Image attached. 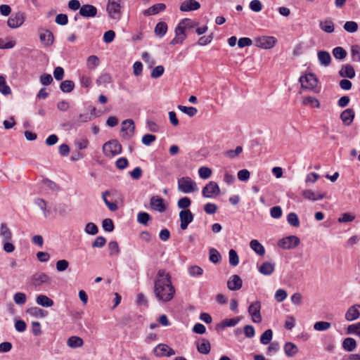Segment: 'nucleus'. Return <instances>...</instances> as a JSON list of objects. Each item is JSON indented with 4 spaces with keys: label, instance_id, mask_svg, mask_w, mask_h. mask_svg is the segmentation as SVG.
<instances>
[{
    "label": "nucleus",
    "instance_id": "8",
    "mask_svg": "<svg viewBox=\"0 0 360 360\" xmlns=\"http://www.w3.org/2000/svg\"><path fill=\"white\" fill-rule=\"evenodd\" d=\"M107 11L108 15L110 18L114 20H119L121 17V6L120 3L113 1L109 0L107 4Z\"/></svg>",
    "mask_w": 360,
    "mask_h": 360
},
{
    "label": "nucleus",
    "instance_id": "51",
    "mask_svg": "<svg viewBox=\"0 0 360 360\" xmlns=\"http://www.w3.org/2000/svg\"><path fill=\"white\" fill-rule=\"evenodd\" d=\"M344 29L345 31L349 33H354L358 30V25L354 21H347L344 26Z\"/></svg>",
    "mask_w": 360,
    "mask_h": 360
},
{
    "label": "nucleus",
    "instance_id": "15",
    "mask_svg": "<svg viewBox=\"0 0 360 360\" xmlns=\"http://www.w3.org/2000/svg\"><path fill=\"white\" fill-rule=\"evenodd\" d=\"M179 218L181 221L180 227L182 230H185L193 220V214L190 210H183L179 212Z\"/></svg>",
    "mask_w": 360,
    "mask_h": 360
},
{
    "label": "nucleus",
    "instance_id": "43",
    "mask_svg": "<svg viewBox=\"0 0 360 360\" xmlns=\"http://www.w3.org/2000/svg\"><path fill=\"white\" fill-rule=\"evenodd\" d=\"M333 55L336 59L342 60L347 56V51L340 46H338L333 49Z\"/></svg>",
    "mask_w": 360,
    "mask_h": 360
},
{
    "label": "nucleus",
    "instance_id": "32",
    "mask_svg": "<svg viewBox=\"0 0 360 360\" xmlns=\"http://www.w3.org/2000/svg\"><path fill=\"white\" fill-rule=\"evenodd\" d=\"M175 33L176 37L171 41L170 44H181L186 37L185 32L180 27H176Z\"/></svg>",
    "mask_w": 360,
    "mask_h": 360
},
{
    "label": "nucleus",
    "instance_id": "21",
    "mask_svg": "<svg viewBox=\"0 0 360 360\" xmlns=\"http://www.w3.org/2000/svg\"><path fill=\"white\" fill-rule=\"evenodd\" d=\"M359 304H354L350 307L345 313V319L348 321H352L357 319L360 316Z\"/></svg>",
    "mask_w": 360,
    "mask_h": 360
},
{
    "label": "nucleus",
    "instance_id": "28",
    "mask_svg": "<svg viewBox=\"0 0 360 360\" xmlns=\"http://www.w3.org/2000/svg\"><path fill=\"white\" fill-rule=\"evenodd\" d=\"M317 56L321 65L326 67L330 64L331 56L328 51H319L317 53Z\"/></svg>",
    "mask_w": 360,
    "mask_h": 360
},
{
    "label": "nucleus",
    "instance_id": "4",
    "mask_svg": "<svg viewBox=\"0 0 360 360\" xmlns=\"http://www.w3.org/2000/svg\"><path fill=\"white\" fill-rule=\"evenodd\" d=\"M276 42L277 39L271 36H262L254 39L255 46L264 49L273 48Z\"/></svg>",
    "mask_w": 360,
    "mask_h": 360
},
{
    "label": "nucleus",
    "instance_id": "61",
    "mask_svg": "<svg viewBox=\"0 0 360 360\" xmlns=\"http://www.w3.org/2000/svg\"><path fill=\"white\" fill-rule=\"evenodd\" d=\"M165 71V68L162 65H158L151 72V77L156 79L161 77Z\"/></svg>",
    "mask_w": 360,
    "mask_h": 360
},
{
    "label": "nucleus",
    "instance_id": "42",
    "mask_svg": "<svg viewBox=\"0 0 360 360\" xmlns=\"http://www.w3.org/2000/svg\"><path fill=\"white\" fill-rule=\"evenodd\" d=\"M273 337V331L271 329L265 330L260 337V342L263 345L270 343Z\"/></svg>",
    "mask_w": 360,
    "mask_h": 360
},
{
    "label": "nucleus",
    "instance_id": "47",
    "mask_svg": "<svg viewBox=\"0 0 360 360\" xmlns=\"http://www.w3.org/2000/svg\"><path fill=\"white\" fill-rule=\"evenodd\" d=\"M0 92L4 95H8L11 93V90L6 84V79L4 76H0Z\"/></svg>",
    "mask_w": 360,
    "mask_h": 360
},
{
    "label": "nucleus",
    "instance_id": "26",
    "mask_svg": "<svg viewBox=\"0 0 360 360\" xmlns=\"http://www.w3.org/2000/svg\"><path fill=\"white\" fill-rule=\"evenodd\" d=\"M354 112L351 108L345 110L340 115V119L345 125L349 126L353 121Z\"/></svg>",
    "mask_w": 360,
    "mask_h": 360
},
{
    "label": "nucleus",
    "instance_id": "7",
    "mask_svg": "<svg viewBox=\"0 0 360 360\" xmlns=\"http://www.w3.org/2000/svg\"><path fill=\"white\" fill-rule=\"evenodd\" d=\"M220 193V188L218 184L214 181H210L202 188V194L205 198H212L217 196Z\"/></svg>",
    "mask_w": 360,
    "mask_h": 360
},
{
    "label": "nucleus",
    "instance_id": "54",
    "mask_svg": "<svg viewBox=\"0 0 360 360\" xmlns=\"http://www.w3.org/2000/svg\"><path fill=\"white\" fill-rule=\"evenodd\" d=\"M99 59L96 56L92 55L87 58L86 64L89 69H94L98 65Z\"/></svg>",
    "mask_w": 360,
    "mask_h": 360
},
{
    "label": "nucleus",
    "instance_id": "27",
    "mask_svg": "<svg viewBox=\"0 0 360 360\" xmlns=\"http://www.w3.org/2000/svg\"><path fill=\"white\" fill-rule=\"evenodd\" d=\"M275 270V264L271 262H265L259 268L260 274L264 276L271 275Z\"/></svg>",
    "mask_w": 360,
    "mask_h": 360
},
{
    "label": "nucleus",
    "instance_id": "63",
    "mask_svg": "<svg viewBox=\"0 0 360 360\" xmlns=\"http://www.w3.org/2000/svg\"><path fill=\"white\" fill-rule=\"evenodd\" d=\"M347 333L356 334L360 337V322L356 324L349 325L347 327Z\"/></svg>",
    "mask_w": 360,
    "mask_h": 360
},
{
    "label": "nucleus",
    "instance_id": "57",
    "mask_svg": "<svg viewBox=\"0 0 360 360\" xmlns=\"http://www.w3.org/2000/svg\"><path fill=\"white\" fill-rule=\"evenodd\" d=\"M191 204V201L189 198L188 197H183L180 198L178 200L177 205L179 208L183 210H187L186 208L188 207Z\"/></svg>",
    "mask_w": 360,
    "mask_h": 360
},
{
    "label": "nucleus",
    "instance_id": "10",
    "mask_svg": "<svg viewBox=\"0 0 360 360\" xmlns=\"http://www.w3.org/2000/svg\"><path fill=\"white\" fill-rule=\"evenodd\" d=\"M50 277L45 273L37 272L31 277V285L34 288H38L43 284L50 283Z\"/></svg>",
    "mask_w": 360,
    "mask_h": 360
},
{
    "label": "nucleus",
    "instance_id": "23",
    "mask_svg": "<svg viewBox=\"0 0 360 360\" xmlns=\"http://www.w3.org/2000/svg\"><path fill=\"white\" fill-rule=\"evenodd\" d=\"M241 320V316H237L233 319H226L221 321L216 326V330H219L224 329L226 327H233L238 323V322Z\"/></svg>",
    "mask_w": 360,
    "mask_h": 360
},
{
    "label": "nucleus",
    "instance_id": "12",
    "mask_svg": "<svg viewBox=\"0 0 360 360\" xmlns=\"http://www.w3.org/2000/svg\"><path fill=\"white\" fill-rule=\"evenodd\" d=\"M158 357L171 356L175 354V351L166 344H158L153 349Z\"/></svg>",
    "mask_w": 360,
    "mask_h": 360
},
{
    "label": "nucleus",
    "instance_id": "16",
    "mask_svg": "<svg viewBox=\"0 0 360 360\" xmlns=\"http://www.w3.org/2000/svg\"><path fill=\"white\" fill-rule=\"evenodd\" d=\"M243 285V281L238 275H232L227 281V288L232 291L240 290Z\"/></svg>",
    "mask_w": 360,
    "mask_h": 360
},
{
    "label": "nucleus",
    "instance_id": "25",
    "mask_svg": "<svg viewBox=\"0 0 360 360\" xmlns=\"http://www.w3.org/2000/svg\"><path fill=\"white\" fill-rule=\"evenodd\" d=\"M339 75L344 78L352 79L355 77V70L349 64L343 65L339 70Z\"/></svg>",
    "mask_w": 360,
    "mask_h": 360
},
{
    "label": "nucleus",
    "instance_id": "45",
    "mask_svg": "<svg viewBox=\"0 0 360 360\" xmlns=\"http://www.w3.org/2000/svg\"><path fill=\"white\" fill-rule=\"evenodd\" d=\"M209 259L212 263L217 264L220 262L221 256L217 250L212 248L210 250Z\"/></svg>",
    "mask_w": 360,
    "mask_h": 360
},
{
    "label": "nucleus",
    "instance_id": "52",
    "mask_svg": "<svg viewBox=\"0 0 360 360\" xmlns=\"http://www.w3.org/2000/svg\"><path fill=\"white\" fill-rule=\"evenodd\" d=\"M330 326H331V324L329 322L318 321L314 323V330H318V331H323V330H328V328H330Z\"/></svg>",
    "mask_w": 360,
    "mask_h": 360
},
{
    "label": "nucleus",
    "instance_id": "22",
    "mask_svg": "<svg viewBox=\"0 0 360 360\" xmlns=\"http://www.w3.org/2000/svg\"><path fill=\"white\" fill-rule=\"evenodd\" d=\"M198 352L202 354H207L210 352L211 345L210 341L205 338H201L196 343Z\"/></svg>",
    "mask_w": 360,
    "mask_h": 360
},
{
    "label": "nucleus",
    "instance_id": "44",
    "mask_svg": "<svg viewBox=\"0 0 360 360\" xmlns=\"http://www.w3.org/2000/svg\"><path fill=\"white\" fill-rule=\"evenodd\" d=\"M150 220H151V217L147 212H141L137 215V221L141 224L147 225Z\"/></svg>",
    "mask_w": 360,
    "mask_h": 360
},
{
    "label": "nucleus",
    "instance_id": "37",
    "mask_svg": "<svg viewBox=\"0 0 360 360\" xmlns=\"http://www.w3.org/2000/svg\"><path fill=\"white\" fill-rule=\"evenodd\" d=\"M177 108L179 110H181L182 112L186 114L190 117L195 116L198 112L197 108L195 107H192V106L187 107V106L179 105L177 106Z\"/></svg>",
    "mask_w": 360,
    "mask_h": 360
},
{
    "label": "nucleus",
    "instance_id": "46",
    "mask_svg": "<svg viewBox=\"0 0 360 360\" xmlns=\"http://www.w3.org/2000/svg\"><path fill=\"white\" fill-rule=\"evenodd\" d=\"M229 264L233 266H236L239 263V257L236 250L231 249L229 252Z\"/></svg>",
    "mask_w": 360,
    "mask_h": 360
},
{
    "label": "nucleus",
    "instance_id": "39",
    "mask_svg": "<svg viewBox=\"0 0 360 360\" xmlns=\"http://www.w3.org/2000/svg\"><path fill=\"white\" fill-rule=\"evenodd\" d=\"M285 353L288 356H292L297 352V347L292 342H286L284 346Z\"/></svg>",
    "mask_w": 360,
    "mask_h": 360
},
{
    "label": "nucleus",
    "instance_id": "6",
    "mask_svg": "<svg viewBox=\"0 0 360 360\" xmlns=\"http://www.w3.org/2000/svg\"><path fill=\"white\" fill-rule=\"evenodd\" d=\"M300 243V238L296 236H289L278 241V246L284 250L293 249Z\"/></svg>",
    "mask_w": 360,
    "mask_h": 360
},
{
    "label": "nucleus",
    "instance_id": "19",
    "mask_svg": "<svg viewBox=\"0 0 360 360\" xmlns=\"http://www.w3.org/2000/svg\"><path fill=\"white\" fill-rule=\"evenodd\" d=\"M166 9V5L163 3H158L153 5L143 11V14L145 16H150L158 14L159 13L164 11Z\"/></svg>",
    "mask_w": 360,
    "mask_h": 360
},
{
    "label": "nucleus",
    "instance_id": "31",
    "mask_svg": "<svg viewBox=\"0 0 360 360\" xmlns=\"http://www.w3.org/2000/svg\"><path fill=\"white\" fill-rule=\"evenodd\" d=\"M250 248L258 255L262 256L265 253V249L264 246L255 239H253L250 243Z\"/></svg>",
    "mask_w": 360,
    "mask_h": 360
},
{
    "label": "nucleus",
    "instance_id": "13",
    "mask_svg": "<svg viewBox=\"0 0 360 360\" xmlns=\"http://www.w3.org/2000/svg\"><path fill=\"white\" fill-rule=\"evenodd\" d=\"M25 14L18 12L12 15L7 20V25L11 28H18L20 27L25 22Z\"/></svg>",
    "mask_w": 360,
    "mask_h": 360
},
{
    "label": "nucleus",
    "instance_id": "56",
    "mask_svg": "<svg viewBox=\"0 0 360 360\" xmlns=\"http://www.w3.org/2000/svg\"><path fill=\"white\" fill-rule=\"evenodd\" d=\"M34 204L40 208L43 212L44 217H46L49 214V211L46 210V202L43 199L37 198L34 200Z\"/></svg>",
    "mask_w": 360,
    "mask_h": 360
},
{
    "label": "nucleus",
    "instance_id": "58",
    "mask_svg": "<svg viewBox=\"0 0 360 360\" xmlns=\"http://www.w3.org/2000/svg\"><path fill=\"white\" fill-rule=\"evenodd\" d=\"M112 82V77L110 74L104 73L102 74L96 80V83L98 85H101L103 84H109Z\"/></svg>",
    "mask_w": 360,
    "mask_h": 360
},
{
    "label": "nucleus",
    "instance_id": "59",
    "mask_svg": "<svg viewBox=\"0 0 360 360\" xmlns=\"http://www.w3.org/2000/svg\"><path fill=\"white\" fill-rule=\"evenodd\" d=\"M32 315L39 317H44L47 315V312L39 307H32L27 311Z\"/></svg>",
    "mask_w": 360,
    "mask_h": 360
},
{
    "label": "nucleus",
    "instance_id": "29",
    "mask_svg": "<svg viewBox=\"0 0 360 360\" xmlns=\"http://www.w3.org/2000/svg\"><path fill=\"white\" fill-rule=\"evenodd\" d=\"M319 27L322 31H323L326 33H332L334 32V30H335L334 23L330 19H326V20L320 21L319 22Z\"/></svg>",
    "mask_w": 360,
    "mask_h": 360
},
{
    "label": "nucleus",
    "instance_id": "35",
    "mask_svg": "<svg viewBox=\"0 0 360 360\" xmlns=\"http://www.w3.org/2000/svg\"><path fill=\"white\" fill-rule=\"evenodd\" d=\"M167 31V25L165 22H159L155 25L154 32L156 36L162 38Z\"/></svg>",
    "mask_w": 360,
    "mask_h": 360
},
{
    "label": "nucleus",
    "instance_id": "55",
    "mask_svg": "<svg viewBox=\"0 0 360 360\" xmlns=\"http://www.w3.org/2000/svg\"><path fill=\"white\" fill-rule=\"evenodd\" d=\"M198 174L200 178L207 179L212 175V170L207 167H201L198 169Z\"/></svg>",
    "mask_w": 360,
    "mask_h": 360
},
{
    "label": "nucleus",
    "instance_id": "50",
    "mask_svg": "<svg viewBox=\"0 0 360 360\" xmlns=\"http://www.w3.org/2000/svg\"><path fill=\"white\" fill-rule=\"evenodd\" d=\"M13 300L16 304L23 305L27 300V296L24 292H16L13 296Z\"/></svg>",
    "mask_w": 360,
    "mask_h": 360
},
{
    "label": "nucleus",
    "instance_id": "1",
    "mask_svg": "<svg viewBox=\"0 0 360 360\" xmlns=\"http://www.w3.org/2000/svg\"><path fill=\"white\" fill-rule=\"evenodd\" d=\"M153 292L158 301L167 302L172 300L175 294V289L172 284L169 274L164 270L158 272L154 282Z\"/></svg>",
    "mask_w": 360,
    "mask_h": 360
},
{
    "label": "nucleus",
    "instance_id": "20",
    "mask_svg": "<svg viewBox=\"0 0 360 360\" xmlns=\"http://www.w3.org/2000/svg\"><path fill=\"white\" fill-rule=\"evenodd\" d=\"M302 194L305 199L311 201L321 200L326 196L325 193H322L319 191H314L310 189L303 191Z\"/></svg>",
    "mask_w": 360,
    "mask_h": 360
},
{
    "label": "nucleus",
    "instance_id": "17",
    "mask_svg": "<svg viewBox=\"0 0 360 360\" xmlns=\"http://www.w3.org/2000/svg\"><path fill=\"white\" fill-rule=\"evenodd\" d=\"M200 8V4L195 0H185L179 7L182 12H188L191 11H196Z\"/></svg>",
    "mask_w": 360,
    "mask_h": 360
},
{
    "label": "nucleus",
    "instance_id": "64",
    "mask_svg": "<svg viewBox=\"0 0 360 360\" xmlns=\"http://www.w3.org/2000/svg\"><path fill=\"white\" fill-rule=\"evenodd\" d=\"M288 296V294L285 290L279 289L276 290L275 293V299L278 302H283Z\"/></svg>",
    "mask_w": 360,
    "mask_h": 360
},
{
    "label": "nucleus",
    "instance_id": "24",
    "mask_svg": "<svg viewBox=\"0 0 360 360\" xmlns=\"http://www.w3.org/2000/svg\"><path fill=\"white\" fill-rule=\"evenodd\" d=\"M39 39L41 43L46 46H50L53 44L54 37L53 33L49 30H45L40 33Z\"/></svg>",
    "mask_w": 360,
    "mask_h": 360
},
{
    "label": "nucleus",
    "instance_id": "41",
    "mask_svg": "<svg viewBox=\"0 0 360 360\" xmlns=\"http://www.w3.org/2000/svg\"><path fill=\"white\" fill-rule=\"evenodd\" d=\"M197 25H198L197 22H195L190 19L185 18L179 22V24L178 25V26L176 27H180L185 32V30L186 28H193Z\"/></svg>",
    "mask_w": 360,
    "mask_h": 360
},
{
    "label": "nucleus",
    "instance_id": "62",
    "mask_svg": "<svg viewBox=\"0 0 360 360\" xmlns=\"http://www.w3.org/2000/svg\"><path fill=\"white\" fill-rule=\"evenodd\" d=\"M188 273L191 276H198L202 274L203 270L201 267L194 265L188 268Z\"/></svg>",
    "mask_w": 360,
    "mask_h": 360
},
{
    "label": "nucleus",
    "instance_id": "33",
    "mask_svg": "<svg viewBox=\"0 0 360 360\" xmlns=\"http://www.w3.org/2000/svg\"><path fill=\"white\" fill-rule=\"evenodd\" d=\"M84 344L82 338L78 336H71L67 340V345L71 348L81 347Z\"/></svg>",
    "mask_w": 360,
    "mask_h": 360
},
{
    "label": "nucleus",
    "instance_id": "9",
    "mask_svg": "<svg viewBox=\"0 0 360 360\" xmlns=\"http://www.w3.org/2000/svg\"><path fill=\"white\" fill-rule=\"evenodd\" d=\"M260 310L261 303L259 301L254 302L250 304L248 311L254 323H260L262 321Z\"/></svg>",
    "mask_w": 360,
    "mask_h": 360
},
{
    "label": "nucleus",
    "instance_id": "18",
    "mask_svg": "<svg viewBox=\"0 0 360 360\" xmlns=\"http://www.w3.org/2000/svg\"><path fill=\"white\" fill-rule=\"evenodd\" d=\"M79 15L85 18H94L97 14V8L90 4H84L79 9Z\"/></svg>",
    "mask_w": 360,
    "mask_h": 360
},
{
    "label": "nucleus",
    "instance_id": "53",
    "mask_svg": "<svg viewBox=\"0 0 360 360\" xmlns=\"http://www.w3.org/2000/svg\"><path fill=\"white\" fill-rule=\"evenodd\" d=\"M85 232L89 235H96L98 232L97 226L93 222H89L86 224Z\"/></svg>",
    "mask_w": 360,
    "mask_h": 360
},
{
    "label": "nucleus",
    "instance_id": "11",
    "mask_svg": "<svg viewBox=\"0 0 360 360\" xmlns=\"http://www.w3.org/2000/svg\"><path fill=\"white\" fill-rule=\"evenodd\" d=\"M122 127L121 130L122 131H125L124 134L123 135V138L127 140L130 139L134 135L135 132V125L134 121L131 119L125 120L122 122Z\"/></svg>",
    "mask_w": 360,
    "mask_h": 360
},
{
    "label": "nucleus",
    "instance_id": "34",
    "mask_svg": "<svg viewBox=\"0 0 360 360\" xmlns=\"http://www.w3.org/2000/svg\"><path fill=\"white\" fill-rule=\"evenodd\" d=\"M356 347V342L352 338H347L342 342V347L345 351L352 352Z\"/></svg>",
    "mask_w": 360,
    "mask_h": 360
},
{
    "label": "nucleus",
    "instance_id": "5",
    "mask_svg": "<svg viewBox=\"0 0 360 360\" xmlns=\"http://www.w3.org/2000/svg\"><path fill=\"white\" fill-rule=\"evenodd\" d=\"M299 81L301 84L302 88L309 90L314 89L318 84V79L313 73L302 75L300 77Z\"/></svg>",
    "mask_w": 360,
    "mask_h": 360
},
{
    "label": "nucleus",
    "instance_id": "2",
    "mask_svg": "<svg viewBox=\"0 0 360 360\" xmlns=\"http://www.w3.org/2000/svg\"><path fill=\"white\" fill-rule=\"evenodd\" d=\"M178 190L184 193H193L198 190L196 183L189 176L178 179Z\"/></svg>",
    "mask_w": 360,
    "mask_h": 360
},
{
    "label": "nucleus",
    "instance_id": "3",
    "mask_svg": "<svg viewBox=\"0 0 360 360\" xmlns=\"http://www.w3.org/2000/svg\"><path fill=\"white\" fill-rule=\"evenodd\" d=\"M122 146L117 140H112L105 143L103 151L105 156L113 157L122 153Z\"/></svg>",
    "mask_w": 360,
    "mask_h": 360
},
{
    "label": "nucleus",
    "instance_id": "48",
    "mask_svg": "<svg viewBox=\"0 0 360 360\" xmlns=\"http://www.w3.org/2000/svg\"><path fill=\"white\" fill-rule=\"evenodd\" d=\"M109 254L111 256L117 255L120 253V248L117 241L112 240L108 243Z\"/></svg>",
    "mask_w": 360,
    "mask_h": 360
},
{
    "label": "nucleus",
    "instance_id": "36",
    "mask_svg": "<svg viewBox=\"0 0 360 360\" xmlns=\"http://www.w3.org/2000/svg\"><path fill=\"white\" fill-rule=\"evenodd\" d=\"M0 236L3 238V240H11L12 239V233L4 223L0 226Z\"/></svg>",
    "mask_w": 360,
    "mask_h": 360
},
{
    "label": "nucleus",
    "instance_id": "14",
    "mask_svg": "<svg viewBox=\"0 0 360 360\" xmlns=\"http://www.w3.org/2000/svg\"><path fill=\"white\" fill-rule=\"evenodd\" d=\"M150 206L153 210L159 212H164L167 209L164 199L158 195H153L150 198Z\"/></svg>",
    "mask_w": 360,
    "mask_h": 360
},
{
    "label": "nucleus",
    "instance_id": "38",
    "mask_svg": "<svg viewBox=\"0 0 360 360\" xmlns=\"http://www.w3.org/2000/svg\"><path fill=\"white\" fill-rule=\"evenodd\" d=\"M75 88V83L71 80H65L60 84V90L64 93H70Z\"/></svg>",
    "mask_w": 360,
    "mask_h": 360
},
{
    "label": "nucleus",
    "instance_id": "40",
    "mask_svg": "<svg viewBox=\"0 0 360 360\" xmlns=\"http://www.w3.org/2000/svg\"><path fill=\"white\" fill-rule=\"evenodd\" d=\"M287 221L293 227H298L300 224L298 216L295 212H290L288 214Z\"/></svg>",
    "mask_w": 360,
    "mask_h": 360
},
{
    "label": "nucleus",
    "instance_id": "60",
    "mask_svg": "<svg viewBox=\"0 0 360 360\" xmlns=\"http://www.w3.org/2000/svg\"><path fill=\"white\" fill-rule=\"evenodd\" d=\"M103 229L108 232H111L114 230V224L112 219H105L102 222Z\"/></svg>",
    "mask_w": 360,
    "mask_h": 360
},
{
    "label": "nucleus",
    "instance_id": "30",
    "mask_svg": "<svg viewBox=\"0 0 360 360\" xmlns=\"http://www.w3.org/2000/svg\"><path fill=\"white\" fill-rule=\"evenodd\" d=\"M36 302L37 304L43 307H51L53 305V301L44 295H39L36 297Z\"/></svg>",
    "mask_w": 360,
    "mask_h": 360
},
{
    "label": "nucleus",
    "instance_id": "49",
    "mask_svg": "<svg viewBox=\"0 0 360 360\" xmlns=\"http://www.w3.org/2000/svg\"><path fill=\"white\" fill-rule=\"evenodd\" d=\"M303 104L305 105H311L313 107L319 108L320 103L318 99L313 96H307L303 98Z\"/></svg>",
    "mask_w": 360,
    "mask_h": 360
}]
</instances>
